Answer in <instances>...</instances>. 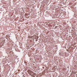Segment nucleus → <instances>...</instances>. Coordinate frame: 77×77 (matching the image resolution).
I'll use <instances>...</instances> for the list:
<instances>
[{"instance_id": "obj_1", "label": "nucleus", "mask_w": 77, "mask_h": 77, "mask_svg": "<svg viewBox=\"0 0 77 77\" xmlns=\"http://www.w3.org/2000/svg\"><path fill=\"white\" fill-rule=\"evenodd\" d=\"M32 76L33 77H35V76H36V73H34L33 75H32Z\"/></svg>"}, {"instance_id": "obj_2", "label": "nucleus", "mask_w": 77, "mask_h": 77, "mask_svg": "<svg viewBox=\"0 0 77 77\" xmlns=\"http://www.w3.org/2000/svg\"><path fill=\"white\" fill-rule=\"evenodd\" d=\"M49 27H52V25L49 24Z\"/></svg>"}]
</instances>
